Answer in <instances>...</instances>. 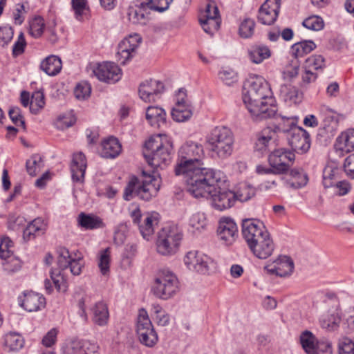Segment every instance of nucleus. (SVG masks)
<instances>
[{"label": "nucleus", "instance_id": "46", "mask_svg": "<svg viewBox=\"0 0 354 354\" xmlns=\"http://www.w3.org/2000/svg\"><path fill=\"white\" fill-rule=\"evenodd\" d=\"M255 22L250 18L245 19L240 24L239 32L242 38H250L254 33Z\"/></svg>", "mask_w": 354, "mask_h": 354}, {"label": "nucleus", "instance_id": "64", "mask_svg": "<svg viewBox=\"0 0 354 354\" xmlns=\"http://www.w3.org/2000/svg\"><path fill=\"white\" fill-rule=\"evenodd\" d=\"M344 168L346 175L354 179V153L351 154L345 159Z\"/></svg>", "mask_w": 354, "mask_h": 354}, {"label": "nucleus", "instance_id": "13", "mask_svg": "<svg viewBox=\"0 0 354 354\" xmlns=\"http://www.w3.org/2000/svg\"><path fill=\"white\" fill-rule=\"evenodd\" d=\"M151 8L153 6L151 0H141L133 6H130L127 11L129 21L135 25H146L150 20V12L153 10Z\"/></svg>", "mask_w": 354, "mask_h": 354}, {"label": "nucleus", "instance_id": "29", "mask_svg": "<svg viewBox=\"0 0 354 354\" xmlns=\"http://www.w3.org/2000/svg\"><path fill=\"white\" fill-rule=\"evenodd\" d=\"M280 96L283 100L290 104H298L301 102L302 93L291 84H282L279 88Z\"/></svg>", "mask_w": 354, "mask_h": 354}, {"label": "nucleus", "instance_id": "62", "mask_svg": "<svg viewBox=\"0 0 354 354\" xmlns=\"http://www.w3.org/2000/svg\"><path fill=\"white\" fill-rule=\"evenodd\" d=\"M86 6V0H72V7L77 20H82Z\"/></svg>", "mask_w": 354, "mask_h": 354}, {"label": "nucleus", "instance_id": "30", "mask_svg": "<svg viewBox=\"0 0 354 354\" xmlns=\"http://www.w3.org/2000/svg\"><path fill=\"white\" fill-rule=\"evenodd\" d=\"M62 67V61L57 56L50 55L40 64V69L49 76L57 75Z\"/></svg>", "mask_w": 354, "mask_h": 354}, {"label": "nucleus", "instance_id": "37", "mask_svg": "<svg viewBox=\"0 0 354 354\" xmlns=\"http://www.w3.org/2000/svg\"><path fill=\"white\" fill-rule=\"evenodd\" d=\"M274 263L277 264L278 270L277 276L279 277H285L290 276L293 272L294 262L289 257H280Z\"/></svg>", "mask_w": 354, "mask_h": 354}, {"label": "nucleus", "instance_id": "25", "mask_svg": "<svg viewBox=\"0 0 354 354\" xmlns=\"http://www.w3.org/2000/svg\"><path fill=\"white\" fill-rule=\"evenodd\" d=\"M46 223L41 218H37L30 222L23 231V239L28 242L42 235L46 230Z\"/></svg>", "mask_w": 354, "mask_h": 354}, {"label": "nucleus", "instance_id": "9", "mask_svg": "<svg viewBox=\"0 0 354 354\" xmlns=\"http://www.w3.org/2000/svg\"><path fill=\"white\" fill-rule=\"evenodd\" d=\"M292 128L286 129V127L281 126L279 131L286 134V138L288 145L291 147L292 150L299 153H306L310 147V139L308 133L301 127L294 126L290 122Z\"/></svg>", "mask_w": 354, "mask_h": 354}, {"label": "nucleus", "instance_id": "41", "mask_svg": "<svg viewBox=\"0 0 354 354\" xmlns=\"http://www.w3.org/2000/svg\"><path fill=\"white\" fill-rule=\"evenodd\" d=\"M199 22L206 33L213 35L214 32L218 30L220 27L221 18L216 17V15L214 17H209V19L200 17Z\"/></svg>", "mask_w": 354, "mask_h": 354}, {"label": "nucleus", "instance_id": "15", "mask_svg": "<svg viewBox=\"0 0 354 354\" xmlns=\"http://www.w3.org/2000/svg\"><path fill=\"white\" fill-rule=\"evenodd\" d=\"M222 186H216L209 196L205 198L210 199L212 206L220 211L230 208L236 202L234 192L222 187Z\"/></svg>", "mask_w": 354, "mask_h": 354}, {"label": "nucleus", "instance_id": "23", "mask_svg": "<svg viewBox=\"0 0 354 354\" xmlns=\"http://www.w3.org/2000/svg\"><path fill=\"white\" fill-rule=\"evenodd\" d=\"M12 247V242L9 238L3 239L0 243V258L5 260L8 259L6 269L15 272L21 268V262L19 259L12 257L13 252L10 249Z\"/></svg>", "mask_w": 354, "mask_h": 354}, {"label": "nucleus", "instance_id": "7", "mask_svg": "<svg viewBox=\"0 0 354 354\" xmlns=\"http://www.w3.org/2000/svg\"><path fill=\"white\" fill-rule=\"evenodd\" d=\"M243 101L254 120L271 118L277 113V109L273 97H257L255 101L243 98Z\"/></svg>", "mask_w": 354, "mask_h": 354}, {"label": "nucleus", "instance_id": "1", "mask_svg": "<svg viewBox=\"0 0 354 354\" xmlns=\"http://www.w3.org/2000/svg\"><path fill=\"white\" fill-rule=\"evenodd\" d=\"M181 175L187 185V192L195 198L208 197L216 186L226 183L223 172L201 165L189 169Z\"/></svg>", "mask_w": 354, "mask_h": 354}, {"label": "nucleus", "instance_id": "63", "mask_svg": "<svg viewBox=\"0 0 354 354\" xmlns=\"http://www.w3.org/2000/svg\"><path fill=\"white\" fill-rule=\"evenodd\" d=\"M98 346L90 341L82 340L80 354H97Z\"/></svg>", "mask_w": 354, "mask_h": 354}, {"label": "nucleus", "instance_id": "61", "mask_svg": "<svg viewBox=\"0 0 354 354\" xmlns=\"http://www.w3.org/2000/svg\"><path fill=\"white\" fill-rule=\"evenodd\" d=\"M189 223L192 227L197 230L203 229L207 224L204 214L199 213L193 214L190 218Z\"/></svg>", "mask_w": 354, "mask_h": 354}, {"label": "nucleus", "instance_id": "8", "mask_svg": "<svg viewBox=\"0 0 354 354\" xmlns=\"http://www.w3.org/2000/svg\"><path fill=\"white\" fill-rule=\"evenodd\" d=\"M178 290V280L177 277L171 272L165 270L158 273L152 287L153 294L162 299L171 297Z\"/></svg>", "mask_w": 354, "mask_h": 354}, {"label": "nucleus", "instance_id": "10", "mask_svg": "<svg viewBox=\"0 0 354 354\" xmlns=\"http://www.w3.org/2000/svg\"><path fill=\"white\" fill-rule=\"evenodd\" d=\"M257 97H272L270 85L266 80L261 76L254 75L244 83L243 98L255 101Z\"/></svg>", "mask_w": 354, "mask_h": 354}, {"label": "nucleus", "instance_id": "45", "mask_svg": "<svg viewBox=\"0 0 354 354\" xmlns=\"http://www.w3.org/2000/svg\"><path fill=\"white\" fill-rule=\"evenodd\" d=\"M45 104L44 95L41 91L32 93L30 102V111L32 113L37 114Z\"/></svg>", "mask_w": 354, "mask_h": 354}, {"label": "nucleus", "instance_id": "32", "mask_svg": "<svg viewBox=\"0 0 354 354\" xmlns=\"http://www.w3.org/2000/svg\"><path fill=\"white\" fill-rule=\"evenodd\" d=\"M270 0H266L259 10L258 20L264 25H271L276 20L279 14L273 11V8L269 4Z\"/></svg>", "mask_w": 354, "mask_h": 354}, {"label": "nucleus", "instance_id": "60", "mask_svg": "<svg viewBox=\"0 0 354 354\" xmlns=\"http://www.w3.org/2000/svg\"><path fill=\"white\" fill-rule=\"evenodd\" d=\"M75 122V119L73 116L59 115L55 125L58 129L64 130L72 127Z\"/></svg>", "mask_w": 354, "mask_h": 354}, {"label": "nucleus", "instance_id": "51", "mask_svg": "<svg viewBox=\"0 0 354 354\" xmlns=\"http://www.w3.org/2000/svg\"><path fill=\"white\" fill-rule=\"evenodd\" d=\"M156 221L153 216H147L144 221L143 225H139L140 232L144 239H148L153 233V222Z\"/></svg>", "mask_w": 354, "mask_h": 354}, {"label": "nucleus", "instance_id": "18", "mask_svg": "<svg viewBox=\"0 0 354 354\" xmlns=\"http://www.w3.org/2000/svg\"><path fill=\"white\" fill-rule=\"evenodd\" d=\"M164 91V85L160 81L147 80L139 87L140 97L146 102H154L159 94Z\"/></svg>", "mask_w": 354, "mask_h": 354}, {"label": "nucleus", "instance_id": "20", "mask_svg": "<svg viewBox=\"0 0 354 354\" xmlns=\"http://www.w3.org/2000/svg\"><path fill=\"white\" fill-rule=\"evenodd\" d=\"M238 228L235 222L230 218L220 220L217 233L220 239L227 245H231L237 236Z\"/></svg>", "mask_w": 354, "mask_h": 354}, {"label": "nucleus", "instance_id": "11", "mask_svg": "<svg viewBox=\"0 0 354 354\" xmlns=\"http://www.w3.org/2000/svg\"><path fill=\"white\" fill-rule=\"evenodd\" d=\"M136 331L140 342L146 346L153 347L157 343L158 335L153 328L147 312L144 308L139 310Z\"/></svg>", "mask_w": 354, "mask_h": 354}, {"label": "nucleus", "instance_id": "19", "mask_svg": "<svg viewBox=\"0 0 354 354\" xmlns=\"http://www.w3.org/2000/svg\"><path fill=\"white\" fill-rule=\"evenodd\" d=\"M315 337L308 330H305L301 334L300 342L304 350L308 354H319L322 351L323 354H332L331 346L328 344H322L317 346Z\"/></svg>", "mask_w": 354, "mask_h": 354}, {"label": "nucleus", "instance_id": "50", "mask_svg": "<svg viewBox=\"0 0 354 354\" xmlns=\"http://www.w3.org/2000/svg\"><path fill=\"white\" fill-rule=\"evenodd\" d=\"M339 354H354V342L347 337H343L338 341Z\"/></svg>", "mask_w": 354, "mask_h": 354}, {"label": "nucleus", "instance_id": "27", "mask_svg": "<svg viewBox=\"0 0 354 354\" xmlns=\"http://www.w3.org/2000/svg\"><path fill=\"white\" fill-rule=\"evenodd\" d=\"M146 119L151 127L160 128L166 124V113L160 107L151 106L146 111Z\"/></svg>", "mask_w": 354, "mask_h": 354}, {"label": "nucleus", "instance_id": "38", "mask_svg": "<svg viewBox=\"0 0 354 354\" xmlns=\"http://www.w3.org/2000/svg\"><path fill=\"white\" fill-rule=\"evenodd\" d=\"M256 194V189L250 184L243 183L239 184L238 189L234 192L235 201L246 202Z\"/></svg>", "mask_w": 354, "mask_h": 354}, {"label": "nucleus", "instance_id": "43", "mask_svg": "<svg viewBox=\"0 0 354 354\" xmlns=\"http://www.w3.org/2000/svg\"><path fill=\"white\" fill-rule=\"evenodd\" d=\"M6 344L12 351H18L24 346V338L18 333H10L6 336Z\"/></svg>", "mask_w": 354, "mask_h": 354}, {"label": "nucleus", "instance_id": "33", "mask_svg": "<svg viewBox=\"0 0 354 354\" xmlns=\"http://www.w3.org/2000/svg\"><path fill=\"white\" fill-rule=\"evenodd\" d=\"M291 179L286 180L288 187L293 189H299L306 185L308 178L307 174L301 169L294 168L290 171Z\"/></svg>", "mask_w": 354, "mask_h": 354}, {"label": "nucleus", "instance_id": "2", "mask_svg": "<svg viewBox=\"0 0 354 354\" xmlns=\"http://www.w3.org/2000/svg\"><path fill=\"white\" fill-rule=\"evenodd\" d=\"M172 149L170 139L165 135L158 134L146 141L142 153L149 165L158 168L170 162Z\"/></svg>", "mask_w": 354, "mask_h": 354}, {"label": "nucleus", "instance_id": "48", "mask_svg": "<svg viewBox=\"0 0 354 354\" xmlns=\"http://www.w3.org/2000/svg\"><path fill=\"white\" fill-rule=\"evenodd\" d=\"M82 340L73 339L66 342L62 347V354H80Z\"/></svg>", "mask_w": 354, "mask_h": 354}, {"label": "nucleus", "instance_id": "14", "mask_svg": "<svg viewBox=\"0 0 354 354\" xmlns=\"http://www.w3.org/2000/svg\"><path fill=\"white\" fill-rule=\"evenodd\" d=\"M142 38L138 34L131 35L120 42L118 47L117 57L118 62L125 64L135 55L141 43Z\"/></svg>", "mask_w": 354, "mask_h": 354}, {"label": "nucleus", "instance_id": "26", "mask_svg": "<svg viewBox=\"0 0 354 354\" xmlns=\"http://www.w3.org/2000/svg\"><path fill=\"white\" fill-rule=\"evenodd\" d=\"M78 225L86 230L104 228L106 225L103 219L94 214L81 212L77 217Z\"/></svg>", "mask_w": 354, "mask_h": 354}, {"label": "nucleus", "instance_id": "54", "mask_svg": "<svg viewBox=\"0 0 354 354\" xmlns=\"http://www.w3.org/2000/svg\"><path fill=\"white\" fill-rule=\"evenodd\" d=\"M305 62V68L317 70L324 66V58L320 55H315L307 58Z\"/></svg>", "mask_w": 354, "mask_h": 354}, {"label": "nucleus", "instance_id": "5", "mask_svg": "<svg viewBox=\"0 0 354 354\" xmlns=\"http://www.w3.org/2000/svg\"><path fill=\"white\" fill-rule=\"evenodd\" d=\"M178 162L174 171L176 176L189 169L201 165L204 150L201 144L189 141L183 144L178 150Z\"/></svg>", "mask_w": 354, "mask_h": 354}, {"label": "nucleus", "instance_id": "56", "mask_svg": "<svg viewBox=\"0 0 354 354\" xmlns=\"http://www.w3.org/2000/svg\"><path fill=\"white\" fill-rule=\"evenodd\" d=\"M26 46V41L23 32H20L18 36L17 40L13 45L12 47V56L17 57L21 55L25 50Z\"/></svg>", "mask_w": 354, "mask_h": 354}, {"label": "nucleus", "instance_id": "4", "mask_svg": "<svg viewBox=\"0 0 354 354\" xmlns=\"http://www.w3.org/2000/svg\"><path fill=\"white\" fill-rule=\"evenodd\" d=\"M206 140L209 149L221 158L229 157L233 151L234 135L227 127H214L206 137Z\"/></svg>", "mask_w": 354, "mask_h": 354}, {"label": "nucleus", "instance_id": "31", "mask_svg": "<svg viewBox=\"0 0 354 354\" xmlns=\"http://www.w3.org/2000/svg\"><path fill=\"white\" fill-rule=\"evenodd\" d=\"M335 148L342 152H350L354 149V129L342 133L336 140Z\"/></svg>", "mask_w": 354, "mask_h": 354}, {"label": "nucleus", "instance_id": "12", "mask_svg": "<svg viewBox=\"0 0 354 354\" xmlns=\"http://www.w3.org/2000/svg\"><path fill=\"white\" fill-rule=\"evenodd\" d=\"M295 153L285 148L274 149L268 156V162L277 167L278 174H287L294 163Z\"/></svg>", "mask_w": 354, "mask_h": 354}, {"label": "nucleus", "instance_id": "35", "mask_svg": "<svg viewBox=\"0 0 354 354\" xmlns=\"http://www.w3.org/2000/svg\"><path fill=\"white\" fill-rule=\"evenodd\" d=\"M316 48V44L312 40H304L294 44L291 46V53L295 60L310 53Z\"/></svg>", "mask_w": 354, "mask_h": 354}, {"label": "nucleus", "instance_id": "16", "mask_svg": "<svg viewBox=\"0 0 354 354\" xmlns=\"http://www.w3.org/2000/svg\"><path fill=\"white\" fill-rule=\"evenodd\" d=\"M184 263L190 270L206 274L209 270L212 261L209 257L197 250L188 252L184 257Z\"/></svg>", "mask_w": 354, "mask_h": 354}, {"label": "nucleus", "instance_id": "57", "mask_svg": "<svg viewBox=\"0 0 354 354\" xmlns=\"http://www.w3.org/2000/svg\"><path fill=\"white\" fill-rule=\"evenodd\" d=\"M219 78L228 86L237 82L236 73L232 70H223L218 73Z\"/></svg>", "mask_w": 354, "mask_h": 354}, {"label": "nucleus", "instance_id": "47", "mask_svg": "<svg viewBox=\"0 0 354 354\" xmlns=\"http://www.w3.org/2000/svg\"><path fill=\"white\" fill-rule=\"evenodd\" d=\"M303 26L312 30L318 31L323 29L324 23L323 19L317 15L306 18L302 23Z\"/></svg>", "mask_w": 354, "mask_h": 354}, {"label": "nucleus", "instance_id": "59", "mask_svg": "<svg viewBox=\"0 0 354 354\" xmlns=\"http://www.w3.org/2000/svg\"><path fill=\"white\" fill-rule=\"evenodd\" d=\"M193 114V111L185 110L179 111L178 109H172L171 116L174 120L178 122H183L189 120Z\"/></svg>", "mask_w": 354, "mask_h": 354}, {"label": "nucleus", "instance_id": "28", "mask_svg": "<svg viewBox=\"0 0 354 354\" xmlns=\"http://www.w3.org/2000/svg\"><path fill=\"white\" fill-rule=\"evenodd\" d=\"M121 149L119 140L111 136L102 142L101 156L106 158H114L120 154Z\"/></svg>", "mask_w": 354, "mask_h": 354}, {"label": "nucleus", "instance_id": "34", "mask_svg": "<svg viewBox=\"0 0 354 354\" xmlns=\"http://www.w3.org/2000/svg\"><path fill=\"white\" fill-rule=\"evenodd\" d=\"M248 53L250 60L255 64H260L271 56L270 48L263 44L252 46Z\"/></svg>", "mask_w": 354, "mask_h": 354}, {"label": "nucleus", "instance_id": "22", "mask_svg": "<svg viewBox=\"0 0 354 354\" xmlns=\"http://www.w3.org/2000/svg\"><path fill=\"white\" fill-rule=\"evenodd\" d=\"M19 301L20 305L29 312L38 311L46 306L44 297L32 291L24 292L23 297H19Z\"/></svg>", "mask_w": 354, "mask_h": 354}, {"label": "nucleus", "instance_id": "53", "mask_svg": "<svg viewBox=\"0 0 354 354\" xmlns=\"http://www.w3.org/2000/svg\"><path fill=\"white\" fill-rule=\"evenodd\" d=\"M58 252L59 257L57 260V265L61 270H64L68 268L71 263V259H72V258L67 248H59Z\"/></svg>", "mask_w": 354, "mask_h": 354}, {"label": "nucleus", "instance_id": "55", "mask_svg": "<svg viewBox=\"0 0 354 354\" xmlns=\"http://www.w3.org/2000/svg\"><path fill=\"white\" fill-rule=\"evenodd\" d=\"M14 35V30L11 26H5L0 27V41L1 46L4 47L12 40Z\"/></svg>", "mask_w": 354, "mask_h": 354}, {"label": "nucleus", "instance_id": "36", "mask_svg": "<svg viewBox=\"0 0 354 354\" xmlns=\"http://www.w3.org/2000/svg\"><path fill=\"white\" fill-rule=\"evenodd\" d=\"M93 311V321L95 324L99 326H104L107 324L109 319V311L106 305L99 301L95 304V306L92 308Z\"/></svg>", "mask_w": 354, "mask_h": 354}, {"label": "nucleus", "instance_id": "24", "mask_svg": "<svg viewBox=\"0 0 354 354\" xmlns=\"http://www.w3.org/2000/svg\"><path fill=\"white\" fill-rule=\"evenodd\" d=\"M86 169V159L85 155L82 152L74 153L71 165L73 180L80 183L83 182Z\"/></svg>", "mask_w": 354, "mask_h": 354}, {"label": "nucleus", "instance_id": "17", "mask_svg": "<svg viewBox=\"0 0 354 354\" xmlns=\"http://www.w3.org/2000/svg\"><path fill=\"white\" fill-rule=\"evenodd\" d=\"M94 75L102 82L108 84H115L122 77V70L113 62L100 64L93 70Z\"/></svg>", "mask_w": 354, "mask_h": 354}, {"label": "nucleus", "instance_id": "42", "mask_svg": "<svg viewBox=\"0 0 354 354\" xmlns=\"http://www.w3.org/2000/svg\"><path fill=\"white\" fill-rule=\"evenodd\" d=\"M274 243L272 240H268V242H265L261 246L255 247L251 250L253 254L259 259H265L269 257L274 251Z\"/></svg>", "mask_w": 354, "mask_h": 354}, {"label": "nucleus", "instance_id": "6", "mask_svg": "<svg viewBox=\"0 0 354 354\" xmlns=\"http://www.w3.org/2000/svg\"><path fill=\"white\" fill-rule=\"evenodd\" d=\"M183 239L181 231L176 226H166L159 232L156 247L157 252L163 256L175 254Z\"/></svg>", "mask_w": 354, "mask_h": 354}, {"label": "nucleus", "instance_id": "44", "mask_svg": "<svg viewBox=\"0 0 354 354\" xmlns=\"http://www.w3.org/2000/svg\"><path fill=\"white\" fill-rule=\"evenodd\" d=\"M44 27V19L40 16L35 17L30 22V33L32 37L38 38L43 34Z\"/></svg>", "mask_w": 354, "mask_h": 354}, {"label": "nucleus", "instance_id": "40", "mask_svg": "<svg viewBox=\"0 0 354 354\" xmlns=\"http://www.w3.org/2000/svg\"><path fill=\"white\" fill-rule=\"evenodd\" d=\"M340 320L341 318L338 313L333 311L331 313L323 315L320 319V324L323 328L334 330L338 327Z\"/></svg>", "mask_w": 354, "mask_h": 354}, {"label": "nucleus", "instance_id": "52", "mask_svg": "<svg viewBox=\"0 0 354 354\" xmlns=\"http://www.w3.org/2000/svg\"><path fill=\"white\" fill-rule=\"evenodd\" d=\"M186 90L180 88L177 95V100L175 106L173 109H178L179 111L190 110L193 111L192 105L185 100Z\"/></svg>", "mask_w": 354, "mask_h": 354}, {"label": "nucleus", "instance_id": "39", "mask_svg": "<svg viewBox=\"0 0 354 354\" xmlns=\"http://www.w3.org/2000/svg\"><path fill=\"white\" fill-rule=\"evenodd\" d=\"M44 166L43 159L39 154H33L26 160V171L29 175L35 176Z\"/></svg>", "mask_w": 354, "mask_h": 354}, {"label": "nucleus", "instance_id": "3", "mask_svg": "<svg viewBox=\"0 0 354 354\" xmlns=\"http://www.w3.org/2000/svg\"><path fill=\"white\" fill-rule=\"evenodd\" d=\"M159 187L156 178L143 171L141 176L131 177L125 187L123 198L129 201L137 196L142 201H149L156 196Z\"/></svg>", "mask_w": 354, "mask_h": 354}, {"label": "nucleus", "instance_id": "58", "mask_svg": "<svg viewBox=\"0 0 354 354\" xmlns=\"http://www.w3.org/2000/svg\"><path fill=\"white\" fill-rule=\"evenodd\" d=\"M8 115L15 124H17L18 122H20L21 126L24 129H26L25 121L21 115V109L19 107L15 106L10 108L8 111Z\"/></svg>", "mask_w": 354, "mask_h": 354}, {"label": "nucleus", "instance_id": "49", "mask_svg": "<svg viewBox=\"0 0 354 354\" xmlns=\"http://www.w3.org/2000/svg\"><path fill=\"white\" fill-rule=\"evenodd\" d=\"M110 264V248H106L100 253V259L98 266L103 275H106L109 272Z\"/></svg>", "mask_w": 354, "mask_h": 354}, {"label": "nucleus", "instance_id": "21", "mask_svg": "<svg viewBox=\"0 0 354 354\" xmlns=\"http://www.w3.org/2000/svg\"><path fill=\"white\" fill-rule=\"evenodd\" d=\"M268 231L259 220L246 218L242 222V234L248 244L260 235Z\"/></svg>", "mask_w": 354, "mask_h": 354}]
</instances>
